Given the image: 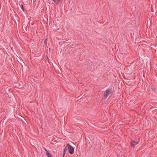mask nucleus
Wrapping results in <instances>:
<instances>
[{
    "mask_svg": "<svg viewBox=\"0 0 157 157\" xmlns=\"http://www.w3.org/2000/svg\"><path fill=\"white\" fill-rule=\"evenodd\" d=\"M66 147L68 149L69 152L71 154H72L74 152V149L73 147L70 145L69 144H67Z\"/></svg>",
    "mask_w": 157,
    "mask_h": 157,
    "instance_id": "1",
    "label": "nucleus"
},
{
    "mask_svg": "<svg viewBox=\"0 0 157 157\" xmlns=\"http://www.w3.org/2000/svg\"><path fill=\"white\" fill-rule=\"evenodd\" d=\"M112 92L111 89L109 88L107 90L104 94V96L107 97Z\"/></svg>",
    "mask_w": 157,
    "mask_h": 157,
    "instance_id": "2",
    "label": "nucleus"
},
{
    "mask_svg": "<svg viewBox=\"0 0 157 157\" xmlns=\"http://www.w3.org/2000/svg\"><path fill=\"white\" fill-rule=\"evenodd\" d=\"M139 142L138 141H132L131 142V145L132 147H134Z\"/></svg>",
    "mask_w": 157,
    "mask_h": 157,
    "instance_id": "3",
    "label": "nucleus"
},
{
    "mask_svg": "<svg viewBox=\"0 0 157 157\" xmlns=\"http://www.w3.org/2000/svg\"><path fill=\"white\" fill-rule=\"evenodd\" d=\"M53 2L57 4H59L61 0H53Z\"/></svg>",
    "mask_w": 157,
    "mask_h": 157,
    "instance_id": "4",
    "label": "nucleus"
},
{
    "mask_svg": "<svg viewBox=\"0 0 157 157\" xmlns=\"http://www.w3.org/2000/svg\"><path fill=\"white\" fill-rule=\"evenodd\" d=\"M46 154L48 157H53L51 153L48 152L47 150Z\"/></svg>",
    "mask_w": 157,
    "mask_h": 157,
    "instance_id": "5",
    "label": "nucleus"
},
{
    "mask_svg": "<svg viewBox=\"0 0 157 157\" xmlns=\"http://www.w3.org/2000/svg\"><path fill=\"white\" fill-rule=\"evenodd\" d=\"M21 9L22 10L24 11V7H23V6L22 5H21Z\"/></svg>",
    "mask_w": 157,
    "mask_h": 157,
    "instance_id": "6",
    "label": "nucleus"
},
{
    "mask_svg": "<svg viewBox=\"0 0 157 157\" xmlns=\"http://www.w3.org/2000/svg\"><path fill=\"white\" fill-rule=\"evenodd\" d=\"M47 39H46L44 41V43L45 44H47Z\"/></svg>",
    "mask_w": 157,
    "mask_h": 157,
    "instance_id": "7",
    "label": "nucleus"
},
{
    "mask_svg": "<svg viewBox=\"0 0 157 157\" xmlns=\"http://www.w3.org/2000/svg\"><path fill=\"white\" fill-rule=\"evenodd\" d=\"M66 151H67V149H66V148H64V152H65V153L66 152Z\"/></svg>",
    "mask_w": 157,
    "mask_h": 157,
    "instance_id": "8",
    "label": "nucleus"
},
{
    "mask_svg": "<svg viewBox=\"0 0 157 157\" xmlns=\"http://www.w3.org/2000/svg\"><path fill=\"white\" fill-rule=\"evenodd\" d=\"M65 153L63 152V157H64V156L65 155Z\"/></svg>",
    "mask_w": 157,
    "mask_h": 157,
    "instance_id": "9",
    "label": "nucleus"
},
{
    "mask_svg": "<svg viewBox=\"0 0 157 157\" xmlns=\"http://www.w3.org/2000/svg\"><path fill=\"white\" fill-rule=\"evenodd\" d=\"M78 143L77 144V145H78Z\"/></svg>",
    "mask_w": 157,
    "mask_h": 157,
    "instance_id": "10",
    "label": "nucleus"
}]
</instances>
